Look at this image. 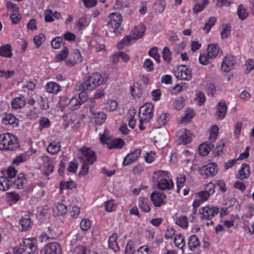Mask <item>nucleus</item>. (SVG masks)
<instances>
[{
  "label": "nucleus",
  "mask_w": 254,
  "mask_h": 254,
  "mask_svg": "<svg viewBox=\"0 0 254 254\" xmlns=\"http://www.w3.org/2000/svg\"><path fill=\"white\" fill-rule=\"evenodd\" d=\"M152 179L160 190H170L174 188V184L169 171L158 170L153 174Z\"/></svg>",
  "instance_id": "1"
},
{
  "label": "nucleus",
  "mask_w": 254,
  "mask_h": 254,
  "mask_svg": "<svg viewBox=\"0 0 254 254\" xmlns=\"http://www.w3.org/2000/svg\"><path fill=\"white\" fill-rule=\"evenodd\" d=\"M146 30V27L142 23L134 26L131 32V35L125 36L122 41L117 45L119 49H122L124 46L132 44L137 40L142 38Z\"/></svg>",
  "instance_id": "2"
},
{
  "label": "nucleus",
  "mask_w": 254,
  "mask_h": 254,
  "mask_svg": "<svg viewBox=\"0 0 254 254\" xmlns=\"http://www.w3.org/2000/svg\"><path fill=\"white\" fill-rule=\"evenodd\" d=\"M19 147L17 138L10 133L0 134V150H14Z\"/></svg>",
  "instance_id": "3"
},
{
  "label": "nucleus",
  "mask_w": 254,
  "mask_h": 254,
  "mask_svg": "<svg viewBox=\"0 0 254 254\" xmlns=\"http://www.w3.org/2000/svg\"><path fill=\"white\" fill-rule=\"evenodd\" d=\"M37 251L35 240L33 238L24 239L19 248L13 249L14 254H34Z\"/></svg>",
  "instance_id": "4"
},
{
  "label": "nucleus",
  "mask_w": 254,
  "mask_h": 254,
  "mask_svg": "<svg viewBox=\"0 0 254 254\" xmlns=\"http://www.w3.org/2000/svg\"><path fill=\"white\" fill-rule=\"evenodd\" d=\"M104 82L101 74L95 72L88 76L82 84L83 90L92 91Z\"/></svg>",
  "instance_id": "5"
},
{
  "label": "nucleus",
  "mask_w": 254,
  "mask_h": 254,
  "mask_svg": "<svg viewBox=\"0 0 254 254\" xmlns=\"http://www.w3.org/2000/svg\"><path fill=\"white\" fill-rule=\"evenodd\" d=\"M38 163L40 164V169L43 174L47 177L49 180V176L54 170V165L53 161L51 160L50 157L47 155H42L38 160Z\"/></svg>",
  "instance_id": "6"
},
{
  "label": "nucleus",
  "mask_w": 254,
  "mask_h": 254,
  "mask_svg": "<svg viewBox=\"0 0 254 254\" xmlns=\"http://www.w3.org/2000/svg\"><path fill=\"white\" fill-rule=\"evenodd\" d=\"M100 141L104 144H106L110 149H120L125 144L124 141L120 138H112L108 136L106 130H105L103 134H100Z\"/></svg>",
  "instance_id": "7"
},
{
  "label": "nucleus",
  "mask_w": 254,
  "mask_h": 254,
  "mask_svg": "<svg viewBox=\"0 0 254 254\" xmlns=\"http://www.w3.org/2000/svg\"><path fill=\"white\" fill-rule=\"evenodd\" d=\"M154 106L151 103H147L142 106L139 109L138 118L141 123H147L153 116Z\"/></svg>",
  "instance_id": "8"
},
{
  "label": "nucleus",
  "mask_w": 254,
  "mask_h": 254,
  "mask_svg": "<svg viewBox=\"0 0 254 254\" xmlns=\"http://www.w3.org/2000/svg\"><path fill=\"white\" fill-rule=\"evenodd\" d=\"M88 96L86 92H81L78 96H73L68 103V108L72 110L78 109L81 104L87 100Z\"/></svg>",
  "instance_id": "9"
},
{
  "label": "nucleus",
  "mask_w": 254,
  "mask_h": 254,
  "mask_svg": "<svg viewBox=\"0 0 254 254\" xmlns=\"http://www.w3.org/2000/svg\"><path fill=\"white\" fill-rule=\"evenodd\" d=\"M198 171L201 176L209 178L216 175L218 173V169L216 163H210L199 168Z\"/></svg>",
  "instance_id": "10"
},
{
  "label": "nucleus",
  "mask_w": 254,
  "mask_h": 254,
  "mask_svg": "<svg viewBox=\"0 0 254 254\" xmlns=\"http://www.w3.org/2000/svg\"><path fill=\"white\" fill-rule=\"evenodd\" d=\"M80 159L83 162H87L88 164L94 163L97 159L95 152L90 148L83 147L80 149Z\"/></svg>",
  "instance_id": "11"
},
{
  "label": "nucleus",
  "mask_w": 254,
  "mask_h": 254,
  "mask_svg": "<svg viewBox=\"0 0 254 254\" xmlns=\"http://www.w3.org/2000/svg\"><path fill=\"white\" fill-rule=\"evenodd\" d=\"M109 22L108 25L111 30L113 32H116L120 26L122 21V15L119 12H113L109 16Z\"/></svg>",
  "instance_id": "12"
},
{
  "label": "nucleus",
  "mask_w": 254,
  "mask_h": 254,
  "mask_svg": "<svg viewBox=\"0 0 254 254\" xmlns=\"http://www.w3.org/2000/svg\"><path fill=\"white\" fill-rule=\"evenodd\" d=\"M237 64L236 58L231 55L225 56L221 63V69L225 72L233 70Z\"/></svg>",
  "instance_id": "13"
},
{
  "label": "nucleus",
  "mask_w": 254,
  "mask_h": 254,
  "mask_svg": "<svg viewBox=\"0 0 254 254\" xmlns=\"http://www.w3.org/2000/svg\"><path fill=\"white\" fill-rule=\"evenodd\" d=\"M175 76L177 78L184 80H190L192 78V71L186 65L179 66L175 72Z\"/></svg>",
  "instance_id": "14"
},
{
  "label": "nucleus",
  "mask_w": 254,
  "mask_h": 254,
  "mask_svg": "<svg viewBox=\"0 0 254 254\" xmlns=\"http://www.w3.org/2000/svg\"><path fill=\"white\" fill-rule=\"evenodd\" d=\"M218 208L212 205H207L202 208L200 212L201 218L203 220H210L218 213Z\"/></svg>",
  "instance_id": "15"
},
{
  "label": "nucleus",
  "mask_w": 254,
  "mask_h": 254,
  "mask_svg": "<svg viewBox=\"0 0 254 254\" xmlns=\"http://www.w3.org/2000/svg\"><path fill=\"white\" fill-rule=\"evenodd\" d=\"M150 197L155 207H161L166 203V195L163 192L154 191L151 193Z\"/></svg>",
  "instance_id": "16"
},
{
  "label": "nucleus",
  "mask_w": 254,
  "mask_h": 254,
  "mask_svg": "<svg viewBox=\"0 0 254 254\" xmlns=\"http://www.w3.org/2000/svg\"><path fill=\"white\" fill-rule=\"evenodd\" d=\"M44 254H62V248L57 242H51L47 244L44 249Z\"/></svg>",
  "instance_id": "17"
},
{
  "label": "nucleus",
  "mask_w": 254,
  "mask_h": 254,
  "mask_svg": "<svg viewBox=\"0 0 254 254\" xmlns=\"http://www.w3.org/2000/svg\"><path fill=\"white\" fill-rule=\"evenodd\" d=\"M141 151L140 149H136L133 152L128 154L126 157L124 158L123 162L124 165H128L136 161L140 156Z\"/></svg>",
  "instance_id": "18"
},
{
  "label": "nucleus",
  "mask_w": 254,
  "mask_h": 254,
  "mask_svg": "<svg viewBox=\"0 0 254 254\" xmlns=\"http://www.w3.org/2000/svg\"><path fill=\"white\" fill-rule=\"evenodd\" d=\"M90 110L93 114V119L96 124L101 125L105 122L106 120L107 116L104 112L101 111L95 112L93 107H91Z\"/></svg>",
  "instance_id": "19"
},
{
  "label": "nucleus",
  "mask_w": 254,
  "mask_h": 254,
  "mask_svg": "<svg viewBox=\"0 0 254 254\" xmlns=\"http://www.w3.org/2000/svg\"><path fill=\"white\" fill-rule=\"evenodd\" d=\"M181 132V134L179 139L180 144L186 145L190 143L192 139V133L190 131L186 129H183Z\"/></svg>",
  "instance_id": "20"
},
{
  "label": "nucleus",
  "mask_w": 254,
  "mask_h": 254,
  "mask_svg": "<svg viewBox=\"0 0 254 254\" xmlns=\"http://www.w3.org/2000/svg\"><path fill=\"white\" fill-rule=\"evenodd\" d=\"M2 122L3 125L11 126L13 127L18 125V120L11 114H7L2 118Z\"/></svg>",
  "instance_id": "21"
},
{
  "label": "nucleus",
  "mask_w": 254,
  "mask_h": 254,
  "mask_svg": "<svg viewBox=\"0 0 254 254\" xmlns=\"http://www.w3.org/2000/svg\"><path fill=\"white\" fill-rule=\"evenodd\" d=\"M46 91L50 94H57L61 90V86L55 82L50 81L46 83L45 85Z\"/></svg>",
  "instance_id": "22"
},
{
  "label": "nucleus",
  "mask_w": 254,
  "mask_h": 254,
  "mask_svg": "<svg viewBox=\"0 0 254 254\" xmlns=\"http://www.w3.org/2000/svg\"><path fill=\"white\" fill-rule=\"evenodd\" d=\"M227 112V106L225 102L224 101H220L218 104L217 111L216 112V117L217 119L222 120Z\"/></svg>",
  "instance_id": "23"
},
{
  "label": "nucleus",
  "mask_w": 254,
  "mask_h": 254,
  "mask_svg": "<svg viewBox=\"0 0 254 254\" xmlns=\"http://www.w3.org/2000/svg\"><path fill=\"white\" fill-rule=\"evenodd\" d=\"M45 20L46 22H52L56 19H59L61 16V13L57 11L53 12L51 9H47L44 11Z\"/></svg>",
  "instance_id": "24"
},
{
  "label": "nucleus",
  "mask_w": 254,
  "mask_h": 254,
  "mask_svg": "<svg viewBox=\"0 0 254 254\" xmlns=\"http://www.w3.org/2000/svg\"><path fill=\"white\" fill-rule=\"evenodd\" d=\"M206 52L215 59L219 54H222L219 46L215 44H211L208 46Z\"/></svg>",
  "instance_id": "25"
},
{
  "label": "nucleus",
  "mask_w": 254,
  "mask_h": 254,
  "mask_svg": "<svg viewBox=\"0 0 254 254\" xmlns=\"http://www.w3.org/2000/svg\"><path fill=\"white\" fill-rule=\"evenodd\" d=\"M250 173V167L249 165L244 163L238 173L237 178L240 180L246 179L249 177Z\"/></svg>",
  "instance_id": "26"
},
{
  "label": "nucleus",
  "mask_w": 254,
  "mask_h": 254,
  "mask_svg": "<svg viewBox=\"0 0 254 254\" xmlns=\"http://www.w3.org/2000/svg\"><path fill=\"white\" fill-rule=\"evenodd\" d=\"M25 105V98L22 96L14 98L11 102L12 107L15 109H21L23 108Z\"/></svg>",
  "instance_id": "27"
},
{
  "label": "nucleus",
  "mask_w": 254,
  "mask_h": 254,
  "mask_svg": "<svg viewBox=\"0 0 254 254\" xmlns=\"http://www.w3.org/2000/svg\"><path fill=\"white\" fill-rule=\"evenodd\" d=\"M118 235L116 233L113 234L108 240L109 247L115 252L120 251V247L117 243Z\"/></svg>",
  "instance_id": "28"
},
{
  "label": "nucleus",
  "mask_w": 254,
  "mask_h": 254,
  "mask_svg": "<svg viewBox=\"0 0 254 254\" xmlns=\"http://www.w3.org/2000/svg\"><path fill=\"white\" fill-rule=\"evenodd\" d=\"M213 147L214 145L212 143L203 142L198 147L199 152L203 156H206Z\"/></svg>",
  "instance_id": "29"
},
{
  "label": "nucleus",
  "mask_w": 254,
  "mask_h": 254,
  "mask_svg": "<svg viewBox=\"0 0 254 254\" xmlns=\"http://www.w3.org/2000/svg\"><path fill=\"white\" fill-rule=\"evenodd\" d=\"M61 148V143L59 142L54 141L49 143L47 147V150L50 154L55 155L60 151Z\"/></svg>",
  "instance_id": "30"
},
{
  "label": "nucleus",
  "mask_w": 254,
  "mask_h": 254,
  "mask_svg": "<svg viewBox=\"0 0 254 254\" xmlns=\"http://www.w3.org/2000/svg\"><path fill=\"white\" fill-rule=\"evenodd\" d=\"M53 211L57 216H62L66 213L67 207L64 204L58 202L55 204L53 207Z\"/></svg>",
  "instance_id": "31"
},
{
  "label": "nucleus",
  "mask_w": 254,
  "mask_h": 254,
  "mask_svg": "<svg viewBox=\"0 0 254 254\" xmlns=\"http://www.w3.org/2000/svg\"><path fill=\"white\" fill-rule=\"evenodd\" d=\"M77 240L76 238L73 239L71 240L70 245L71 246V250H73L74 252L76 253L77 254H85V248L82 246H76Z\"/></svg>",
  "instance_id": "32"
},
{
  "label": "nucleus",
  "mask_w": 254,
  "mask_h": 254,
  "mask_svg": "<svg viewBox=\"0 0 254 254\" xmlns=\"http://www.w3.org/2000/svg\"><path fill=\"white\" fill-rule=\"evenodd\" d=\"M213 58L207 52H201L199 57V62L201 64L207 65L212 60Z\"/></svg>",
  "instance_id": "33"
},
{
  "label": "nucleus",
  "mask_w": 254,
  "mask_h": 254,
  "mask_svg": "<svg viewBox=\"0 0 254 254\" xmlns=\"http://www.w3.org/2000/svg\"><path fill=\"white\" fill-rule=\"evenodd\" d=\"M188 245L191 251H195L200 247V242L195 235H191L189 239Z\"/></svg>",
  "instance_id": "34"
},
{
  "label": "nucleus",
  "mask_w": 254,
  "mask_h": 254,
  "mask_svg": "<svg viewBox=\"0 0 254 254\" xmlns=\"http://www.w3.org/2000/svg\"><path fill=\"white\" fill-rule=\"evenodd\" d=\"M12 55L11 47L9 44H5L0 47V56L10 58Z\"/></svg>",
  "instance_id": "35"
},
{
  "label": "nucleus",
  "mask_w": 254,
  "mask_h": 254,
  "mask_svg": "<svg viewBox=\"0 0 254 254\" xmlns=\"http://www.w3.org/2000/svg\"><path fill=\"white\" fill-rule=\"evenodd\" d=\"M195 116L194 111L191 109H188L185 110V115L181 119V123L188 124L190 123L191 119Z\"/></svg>",
  "instance_id": "36"
},
{
  "label": "nucleus",
  "mask_w": 254,
  "mask_h": 254,
  "mask_svg": "<svg viewBox=\"0 0 254 254\" xmlns=\"http://www.w3.org/2000/svg\"><path fill=\"white\" fill-rule=\"evenodd\" d=\"M176 247L182 250L186 245L185 237L181 234L175 235L174 240Z\"/></svg>",
  "instance_id": "37"
},
{
  "label": "nucleus",
  "mask_w": 254,
  "mask_h": 254,
  "mask_svg": "<svg viewBox=\"0 0 254 254\" xmlns=\"http://www.w3.org/2000/svg\"><path fill=\"white\" fill-rule=\"evenodd\" d=\"M138 204L140 208L145 212H148L151 210L150 205L146 198L140 197Z\"/></svg>",
  "instance_id": "38"
},
{
  "label": "nucleus",
  "mask_w": 254,
  "mask_h": 254,
  "mask_svg": "<svg viewBox=\"0 0 254 254\" xmlns=\"http://www.w3.org/2000/svg\"><path fill=\"white\" fill-rule=\"evenodd\" d=\"M237 15L240 19L244 20L248 17L249 13L245 6L240 5L237 9Z\"/></svg>",
  "instance_id": "39"
},
{
  "label": "nucleus",
  "mask_w": 254,
  "mask_h": 254,
  "mask_svg": "<svg viewBox=\"0 0 254 254\" xmlns=\"http://www.w3.org/2000/svg\"><path fill=\"white\" fill-rule=\"evenodd\" d=\"M208 3V0H202L201 2H197L193 8V12L197 14L202 11Z\"/></svg>",
  "instance_id": "40"
},
{
  "label": "nucleus",
  "mask_w": 254,
  "mask_h": 254,
  "mask_svg": "<svg viewBox=\"0 0 254 254\" xmlns=\"http://www.w3.org/2000/svg\"><path fill=\"white\" fill-rule=\"evenodd\" d=\"M19 223L23 231H28L32 226V222L30 218L28 217L21 219Z\"/></svg>",
  "instance_id": "41"
},
{
  "label": "nucleus",
  "mask_w": 254,
  "mask_h": 254,
  "mask_svg": "<svg viewBox=\"0 0 254 254\" xmlns=\"http://www.w3.org/2000/svg\"><path fill=\"white\" fill-rule=\"evenodd\" d=\"M175 223L183 228H187L189 226L188 218L185 216H180L175 219Z\"/></svg>",
  "instance_id": "42"
},
{
  "label": "nucleus",
  "mask_w": 254,
  "mask_h": 254,
  "mask_svg": "<svg viewBox=\"0 0 254 254\" xmlns=\"http://www.w3.org/2000/svg\"><path fill=\"white\" fill-rule=\"evenodd\" d=\"M7 201L11 204L16 203L20 199V196L15 192H9L7 193Z\"/></svg>",
  "instance_id": "43"
},
{
  "label": "nucleus",
  "mask_w": 254,
  "mask_h": 254,
  "mask_svg": "<svg viewBox=\"0 0 254 254\" xmlns=\"http://www.w3.org/2000/svg\"><path fill=\"white\" fill-rule=\"evenodd\" d=\"M117 207V203L113 200H108L105 204V210L109 212L115 211Z\"/></svg>",
  "instance_id": "44"
},
{
  "label": "nucleus",
  "mask_w": 254,
  "mask_h": 254,
  "mask_svg": "<svg viewBox=\"0 0 254 254\" xmlns=\"http://www.w3.org/2000/svg\"><path fill=\"white\" fill-rule=\"evenodd\" d=\"M158 49L154 47L152 48L148 52V55L150 57L153 58L157 63H159L161 61L160 56L158 52Z\"/></svg>",
  "instance_id": "45"
},
{
  "label": "nucleus",
  "mask_w": 254,
  "mask_h": 254,
  "mask_svg": "<svg viewBox=\"0 0 254 254\" xmlns=\"http://www.w3.org/2000/svg\"><path fill=\"white\" fill-rule=\"evenodd\" d=\"M162 57L164 61L167 64L171 62L172 60V53L170 49L167 47H165L163 48Z\"/></svg>",
  "instance_id": "46"
},
{
  "label": "nucleus",
  "mask_w": 254,
  "mask_h": 254,
  "mask_svg": "<svg viewBox=\"0 0 254 254\" xmlns=\"http://www.w3.org/2000/svg\"><path fill=\"white\" fill-rule=\"evenodd\" d=\"M231 31V27L229 24H224L222 26V31L221 36L222 39L228 38L230 35Z\"/></svg>",
  "instance_id": "47"
},
{
  "label": "nucleus",
  "mask_w": 254,
  "mask_h": 254,
  "mask_svg": "<svg viewBox=\"0 0 254 254\" xmlns=\"http://www.w3.org/2000/svg\"><path fill=\"white\" fill-rule=\"evenodd\" d=\"M68 52L66 47H64L61 52L56 56L55 61L58 62L64 61L68 56Z\"/></svg>",
  "instance_id": "48"
},
{
  "label": "nucleus",
  "mask_w": 254,
  "mask_h": 254,
  "mask_svg": "<svg viewBox=\"0 0 254 254\" xmlns=\"http://www.w3.org/2000/svg\"><path fill=\"white\" fill-rule=\"evenodd\" d=\"M219 128L216 125L213 126L209 130V138L212 141H214L217 138L218 134Z\"/></svg>",
  "instance_id": "49"
},
{
  "label": "nucleus",
  "mask_w": 254,
  "mask_h": 254,
  "mask_svg": "<svg viewBox=\"0 0 254 254\" xmlns=\"http://www.w3.org/2000/svg\"><path fill=\"white\" fill-rule=\"evenodd\" d=\"M11 185V182L5 177H0V187L1 190H7Z\"/></svg>",
  "instance_id": "50"
},
{
  "label": "nucleus",
  "mask_w": 254,
  "mask_h": 254,
  "mask_svg": "<svg viewBox=\"0 0 254 254\" xmlns=\"http://www.w3.org/2000/svg\"><path fill=\"white\" fill-rule=\"evenodd\" d=\"M186 180V176L184 175H180L177 178V191L179 193L182 188L184 186V183Z\"/></svg>",
  "instance_id": "51"
},
{
  "label": "nucleus",
  "mask_w": 254,
  "mask_h": 254,
  "mask_svg": "<svg viewBox=\"0 0 254 254\" xmlns=\"http://www.w3.org/2000/svg\"><path fill=\"white\" fill-rule=\"evenodd\" d=\"M27 180L23 175L21 176H18L15 181V184L17 188L21 189L24 187L27 184Z\"/></svg>",
  "instance_id": "52"
},
{
  "label": "nucleus",
  "mask_w": 254,
  "mask_h": 254,
  "mask_svg": "<svg viewBox=\"0 0 254 254\" xmlns=\"http://www.w3.org/2000/svg\"><path fill=\"white\" fill-rule=\"evenodd\" d=\"M118 108V103L114 100H110L107 101L106 110L109 112L115 111Z\"/></svg>",
  "instance_id": "53"
},
{
  "label": "nucleus",
  "mask_w": 254,
  "mask_h": 254,
  "mask_svg": "<svg viewBox=\"0 0 254 254\" xmlns=\"http://www.w3.org/2000/svg\"><path fill=\"white\" fill-rule=\"evenodd\" d=\"M195 196L196 198H197L202 202L206 201L210 196V195H209V194L204 190H202L196 192L195 194Z\"/></svg>",
  "instance_id": "54"
},
{
  "label": "nucleus",
  "mask_w": 254,
  "mask_h": 254,
  "mask_svg": "<svg viewBox=\"0 0 254 254\" xmlns=\"http://www.w3.org/2000/svg\"><path fill=\"white\" fill-rule=\"evenodd\" d=\"M51 125L50 120L46 117H42L39 121V128L42 130L49 127Z\"/></svg>",
  "instance_id": "55"
},
{
  "label": "nucleus",
  "mask_w": 254,
  "mask_h": 254,
  "mask_svg": "<svg viewBox=\"0 0 254 254\" xmlns=\"http://www.w3.org/2000/svg\"><path fill=\"white\" fill-rule=\"evenodd\" d=\"M71 58L74 61L73 63H80L82 59L80 51L78 49H74L71 55Z\"/></svg>",
  "instance_id": "56"
},
{
  "label": "nucleus",
  "mask_w": 254,
  "mask_h": 254,
  "mask_svg": "<svg viewBox=\"0 0 254 254\" xmlns=\"http://www.w3.org/2000/svg\"><path fill=\"white\" fill-rule=\"evenodd\" d=\"M27 159V155L25 154H21L15 157L12 161V163L15 165H18L19 164L25 161Z\"/></svg>",
  "instance_id": "57"
},
{
  "label": "nucleus",
  "mask_w": 254,
  "mask_h": 254,
  "mask_svg": "<svg viewBox=\"0 0 254 254\" xmlns=\"http://www.w3.org/2000/svg\"><path fill=\"white\" fill-rule=\"evenodd\" d=\"M182 154L184 157L186 158L185 161L187 163H188L189 162L191 161H193L195 158V155L192 152H190L188 150L183 151L182 152Z\"/></svg>",
  "instance_id": "58"
},
{
  "label": "nucleus",
  "mask_w": 254,
  "mask_h": 254,
  "mask_svg": "<svg viewBox=\"0 0 254 254\" xmlns=\"http://www.w3.org/2000/svg\"><path fill=\"white\" fill-rule=\"evenodd\" d=\"M204 190L206 191L209 195H212L215 191V186L214 184L212 182L208 183L205 185Z\"/></svg>",
  "instance_id": "59"
},
{
  "label": "nucleus",
  "mask_w": 254,
  "mask_h": 254,
  "mask_svg": "<svg viewBox=\"0 0 254 254\" xmlns=\"http://www.w3.org/2000/svg\"><path fill=\"white\" fill-rule=\"evenodd\" d=\"M80 227L82 231H86L91 227V222L88 219H83L80 222Z\"/></svg>",
  "instance_id": "60"
},
{
  "label": "nucleus",
  "mask_w": 254,
  "mask_h": 254,
  "mask_svg": "<svg viewBox=\"0 0 254 254\" xmlns=\"http://www.w3.org/2000/svg\"><path fill=\"white\" fill-rule=\"evenodd\" d=\"M45 37L43 34L40 33L34 37L33 41L37 47H39L45 41Z\"/></svg>",
  "instance_id": "61"
},
{
  "label": "nucleus",
  "mask_w": 254,
  "mask_h": 254,
  "mask_svg": "<svg viewBox=\"0 0 254 254\" xmlns=\"http://www.w3.org/2000/svg\"><path fill=\"white\" fill-rule=\"evenodd\" d=\"M135 251L134 243L132 241H129L126 245L125 251V254H133Z\"/></svg>",
  "instance_id": "62"
},
{
  "label": "nucleus",
  "mask_w": 254,
  "mask_h": 254,
  "mask_svg": "<svg viewBox=\"0 0 254 254\" xmlns=\"http://www.w3.org/2000/svg\"><path fill=\"white\" fill-rule=\"evenodd\" d=\"M143 67L147 71H152L154 69V66L152 60L150 59H146L143 64Z\"/></svg>",
  "instance_id": "63"
},
{
  "label": "nucleus",
  "mask_w": 254,
  "mask_h": 254,
  "mask_svg": "<svg viewBox=\"0 0 254 254\" xmlns=\"http://www.w3.org/2000/svg\"><path fill=\"white\" fill-rule=\"evenodd\" d=\"M63 39L62 37H58L53 39L51 42V45L54 49H58L62 45Z\"/></svg>",
  "instance_id": "64"
}]
</instances>
